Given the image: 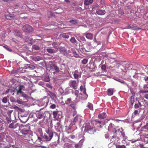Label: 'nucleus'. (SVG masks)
<instances>
[{
    "mask_svg": "<svg viewBox=\"0 0 148 148\" xmlns=\"http://www.w3.org/2000/svg\"><path fill=\"white\" fill-rule=\"evenodd\" d=\"M35 114L37 118L40 119L44 120L45 118L49 117L50 115L48 111H42L41 109L37 111Z\"/></svg>",
    "mask_w": 148,
    "mask_h": 148,
    "instance_id": "obj_1",
    "label": "nucleus"
},
{
    "mask_svg": "<svg viewBox=\"0 0 148 148\" xmlns=\"http://www.w3.org/2000/svg\"><path fill=\"white\" fill-rule=\"evenodd\" d=\"M84 128V130L85 132H88L90 134L94 133L95 132V128L91 127L89 123H85L83 126Z\"/></svg>",
    "mask_w": 148,
    "mask_h": 148,
    "instance_id": "obj_2",
    "label": "nucleus"
},
{
    "mask_svg": "<svg viewBox=\"0 0 148 148\" xmlns=\"http://www.w3.org/2000/svg\"><path fill=\"white\" fill-rule=\"evenodd\" d=\"M110 140V142L112 143V144H117L119 143V138L118 136H113L109 138L108 140Z\"/></svg>",
    "mask_w": 148,
    "mask_h": 148,
    "instance_id": "obj_3",
    "label": "nucleus"
},
{
    "mask_svg": "<svg viewBox=\"0 0 148 148\" xmlns=\"http://www.w3.org/2000/svg\"><path fill=\"white\" fill-rule=\"evenodd\" d=\"M21 137L23 140L26 142H31L33 140L32 135L31 134H28V135H26V136H22Z\"/></svg>",
    "mask_w": 148,
    "mask_h": 148,
    "instance_id": "obj_4",
    "label": "nucleus"
},
{
    "mask_svg": "<svg viewBox=\"0 0 148 148\" xmlns=\"http://www.w3.org/2000/svg\"><path fill=\"white\" fill-rule=\"evenodd\" d=\"M22 29L24 32H31L33 30L32 27L28 25H26L23 26L22 27Z\"/></svg>",
    "mask_w": 148,
    "mask_h": 148,
    "instance_id": "obj_5",
    "label": "nucleus"
},
{
    "mask_svg": "<svg viewBox=\"0 0 148 148\" xmlns=\"http://www.w3.org/2000/svg\"><path fill=\"white\" fill-rule=\"evenodd\" d=\"M53 136V133H50V135L44 134V136H42L45 140L46 141H50L52 138Z\"/></svg>",
    "mask_w": 148,
    "mask_h": 148,
    "instance_id": "obj_6",
    "label": "nucleus"
},
{
    "mask_svg": "<svg viewBox=\"0 0 148 148\" xmlns=\"http://www.w3.org/2000/svg\"><path fill=\"white\" fill-rule=\"evenodd\" d=\"M69 85L71 87L75 89L77 88V84L75 80H70L69 82Z\"/></svg>",
    "mask_w": 148,
    "mask_h": 148,
    "instance_id": "obj_7",
    "label": "nucleus"
},
{
    "mask_svg": "<svg viewBox=\"0 0 148 148\" xmlns=\"http://www.w3.org/2000/svg\"><path fill=\"white\" fill-rule=\"evenodd\" d=\"M81 116H76L74 118L73 121H72L71 124L74 125L78 122H80L81 121Z\"/></svg>",
    "mask_w": 148,
    "mask_h": 148,
    "instance_id": "obj_8",
    "label": "nucleus"
},
{
    "mask_svg": "<svg viewBox=\"0 0 148 148\" xmlns=\"http://www.w3.org/2000/svg\"><path fill=\"white\" fill-rule=\"evenodd\" d=\"M48 102V98H46L42 99L41 102V105L42 106H43L44 108H45L47 106Z\"/></svg>",
    "mask_w": 148,
    "mask_h": 148,
    "instance_id": "obj_9",
    "label": "nucleus"
},
{
    "mask_svg": "<svg viewBox=\"0 0 148 148\" xmlns=\"http://www.w3.org/2000/svg\"><path fill=\"white\" fill-rule=\"evenodd\" d=\"M50 69L52 71H55V72L58 73L60 71L59 68L55 64H52L51 65Z\"/></svg>",
    "mask_w": 148,
    "mask_h": 148,
    "instance_id": "obj_10",
    "label": "nucleus"
},
{
    "mask_svg": "<svg viewBox=\"0 0 148 148\" xmlns=\"http://www.w3.org/2000/svg\"><path fill=\"white\" fill-rule=\"evenodd\" d=\"M21 133L22 134V135H21V137L22 136H26V135H28V134H31L30 131L29 130H26L24 129L21 131Z\"/></svg>",
    "mask_w": 148,
    "mask_h": 148,
    "instance_id": "obj_11",
    "label": "nucleus"
},
{
    "mask_svg": "<svg viewBox=\"0 0 148 148\" xmlns=\"http://www.w3.org/2000/svg\"><path fill=\"white\" fill-rule=\"evenodd\" d=\"M18 126V123L13 122L9 125V127L11 128L15 129Z\"/></svg>",
    "mask_w": 148,
    "mask_h": 148,
    "instance_id": "obj_12",
    "label": "nucleus"
},
{
    "mask_svg": "<svg viewBox=\"0 0 148 148\" xmlns=\"http://www.w3.org/2000/svg\"><path fill=\"white\" fill-rule=\"evenodd\" d=\"M96 12L98 14L101 15H103L106 13L105 10L101 9L97 10Z\"/></svg>",
    "mask_w": 148,
    "mask_h": 148,
    "instance_id": "obj_13",
    "label": "nucleus"
},
{
    "mask_svg": "<svg viewBox=\"0 0 148 148\" xmlns=\"http://www.w3.org/2000/svg\"><path fill=\"white\" fill-rule=\"evenodd\" d=\"M47 51L50 53H56L57 52V50H55L51 48H48L47 49Z\"/></svg>",
    "mask_w": 148,
    "mask_h": 148,
    "instance_id": "obj_14",
    "label": "nucleus"
},
{
    "mask_svg": "<svg viewBox=\"0 0 148 148\" xmlns=\"http://www.w3.org/2000/svg\"><path fill=\"white\" fill-rule=\"evenodd\" d=\"M25 66L26 69H33L35 68V66H34L30 64H26L25 65Z\"/></svg>",
    "mask_w": 148,
    "mask_h": 148,
    "instance_id": "obj_15",
    "label": "nucleus"
},
{
    "mask_svg": "<svg viewBox=\"0 0 148 148\" xmlns=\"http://www.w3.org/2000/svg\"><path fill=\"white\" fill-rule=\"evenodd\" d=\"M71 104L70 105V106L73 110H75L76 109L75 104L77 103V102L75 100H74L73 101H71Z\"/></svg>",
    "mask_w": 148,
    "mask_h": 148,
    "instance_id": "obj_16",
    "label": "nucleus"
},
{
    "mask_svg": "<svg viewBox=\"0 0 148 148\" xmlns=\"http://www.w3.org/2000/svg\"><path fill=\"white\" fill-rule=\"evenodd\" d=\"M107 116V115L105 113H102L98 115V117L100 119H104Z\"/></svg>",
    "mask_w": 148,
    "mask_h": 148,
    "instance_id": "obj_17",
    "label": "nucleus"
},
{
    "mask_svg": "<svg viewBox=\"0 0 148 148\" xmlns=\"http://www.w3.org/2000/svg\"><path fill=\"white\" fill-rule=\"evenodd\" d=\"M116 129H114L113 131V132L114 133H119V134L121 133V132L123 131V130L122 128H121L119 129L116 128Z\"/></svg>",
    "mask_w": 148,
    "mask_h": 148,
    "instance_id": "obj_18",
    "label": "nucleus"
},
{
    "mask_svg": "<svg viewBox=\"0 0 148 148\" xmlns=\"http://www.w3.org/2000/svg\"><path fill=\"white\" fill-rule=\"evenodd\" d=\"M86 37L89 39L92 40L93 38V35L91 33H88L86 34Z\"/></svg>",
    "mask_w": 148,
    "mask_h": 148,
    "instance_id": "obj_19",
    "label": "nucleus"
},
{
    "mask_svg": "<svg viewBox=\"0 0 148 148\" xmlns=\"http://www.w3.org/2000/svg\"><path fill=\"white\" fill-rule=\"evenodd\" d=\"M93 1V0H85L84 1V5H88L92 3Z\"/></svg>",
    "mask_w": 148,
    "mask_h": 148,
    "instance_id": "obj_20",
    "label": "nucleus"
},
{
    "mask_svg": "<svg viewBox=\"0 0 148 148\" xmlns=\"http://www.w3.org/2000/svg\"><path fill=\"white\" fill-rule=\"evenodd\" d=\"M113 89L112 88L108 89L107 90V94L109 96H111L113 94Z\"/></svg>",
    "mask_w": 148,
    "mask_h": 148,
    "instance_id": "obj_21",
    "label": "nucleus"
},
{
    "mask_svg": "<svg viewBox=\"0 0 148 148\" xmlns=\"http://www.w3.org/2000/svg\"><path fill=\"white\" fill-rule=\"evenodd\" d=\"M33 59L35 61H38L42 59V58L38 56H35L34 57Z\"/></svg>",
    "mask_w": 148,
    "mask_h": 148,
    "instance_id": "obj_22",
    "label": "nucleus"
},
{
    "mask_svg": "<svg viewBox=\"0 0 148 148\" xmlns=\"http://www.w3.org/2000/svg\"><path fill=\"white\" fill-rule=\"evenodd\" d=\"M74 76L75 79H77L79 77V75L78 74V72L77 71H75L74 74Z\"/></svg>",
    "mask_w": 148,
    "mask_h": 148,
    "instance_id": "obj_23",
    "label": "nucleus"
},
{
    "mask_svg": "<svg viewBox=\"0 0 148 148\" xmlns=\"http://www.w3.org/2000/svg\"><path fill=\"white\" fill-rule=\"evenodd\" d=\"M14 34L15 35L18 36H20L21 34V32L17 30H16L15 31Z\"/></svg>",
    "mask_w": 148,
    "mask_h": 148,
    "instance_id": "obj_24",
    "label": "nucleus"
},
{
    "mask_svg": "<svg viewBox=\"0 0 148 148\" xmlns=\"http://www.w3.org/2000/svg\"><path fill=\"white\" fill-rule=\"evenodd\" d=\"M52 45L53 47L54 48L56 49L55 50H57V51L58 50V49L57 48V42H53L52 44Z\"/></svg>",
    "mask_w": 148,
    "mask_h": 148,
    "instance_id": "obj_25",
    "label": "nucleus"
},
{
    "mask_svg": "<svg viewBox=\"0 0 148 148\" xmlns=\"http://www.w3.org/2000/svg\"><path fill=\"white\" fill-rule=\"evenodd\" d=\"M62 36L63 38H68L69 37V36L67 33H64L62 35Z\"/></svg>",
    "mask_w": 148,
    "mask_h": 148,
    "instance_id": "obj_26",
    "label": "nucleus"
},
{
    "mask_svg": "<svg viewBox=\"0 0 148 148\" xmlns=\"http://www.w3.org/2000/svg\"><path fill=\"white\" fill-rule=\"evenodd\" d=\"M71 126L70 125L69 127V129L67 131V132L68 133H70L74 131V130H71Z\"/></svg>",
    "mask_w": 148,
    "mask_h": 148,
    "instance_id": "obj_27",
    "label": "nucleus"
},
{
    "mask_svg": "<svg viewBox=\"0 0 148 148\" xmlns=\"http://www.w3.org/2000/svg\"><path fill=\"white\" fill-rule=\"evenodd\" d=\"M70 41L73 43H75L76 42V40L74 37H72L70 40Z\"/></svg>",
    "mask_w": 148,
    "mask_h": 148,
    "instance_id": "obj_28",
    "label": "nucleus"
},
{
    "mask_svg": "<svg viewBox=\"0 0 148 148\" xmlns=\"http://www.w3.org/2000/svg\"><path fill=\"white\" fill-rule=\"evenodd\" d=\"M87 107L90 110H92L93 109V105L92 104L90 103H88V105L87 106Z\"/></svg>",
    "mask_w": 148,
    "mask_h": 148,
    "instance_id": "obj_29",
    "label": "nucleus"
},
{
    "mask_svg": "<svg viewBox=\"0 0 148 148\" xmlns=\"http://www.w3.org/2000/svg\"><path fill=\"white\" fill-rule=\"evenodd\" d=\"M32 48L35 50H37L39 49L40 47L37 45H34L32 46Z\"/></svg>",
    "mask_w": 148,
    "mask_h": 148,
    "instance_id": "obj_30",
    "label": "nucleus"
},
{
    "mask_svg": "<svg viewBox=\"0 0 148 148\" xmlns=\"http://www.w3.org/2000/svg\"><path fill=\"white\" fill-rule=\"evenodd\" d=\"M46 82H48L50 80V79L48 76H45L43 79Z\"/></svg>",
    "mask_w": 148,
    "mask_h": 148,
    "instance_id": "obj_31",
    "label": "nucleus"
},
{
    "mask_svg": "<svg viewBox=\"0 0 148 148\" xmlns=\"http://www.w3.org/2000/svg\"><path fill=\"white\" fill-rule=\"evenodd\" d=\"M74 146L75 148H81L82 144H80L79 143L76 144Z\"/></svg>",
    "mask_w": 148,
    "mask_h": 148,
    "instance_id": "obj_32",
    "label": "nucleus"
},
{
    "mask_svg": "<svg viewBox=\"0 0 148 148\" xmlns=\"http://www.w3.org/2000/svg\"><path fill=\"white\" fill-rule=\"evenodd\" d=\"M70 22L73 24H75L77 23V21L74 20H71L69 21Z\"/></svg>",
    "mask_w": 148,
    "mask_h": 148,
    "instance_id": "obj_33",
    "label": "nucleus"
},
{
    "mask_svg": "<svg viewBox=\"0 0 148 148\" xmlns=\"http://www.w3.org/2000/svg\"><path fill=\"white\" fill-rule=\"evenodd\" d=\"M88 61V59H85L82 61V62L83 64H86L87 63Z\"/></svg>",
    "mask_w": 148,
    "mask_h": 148,
    "instance_id": "obj_34",
    "label": "nucleus"
},
{
    "mask_svg": "<svg viewBox=\"0 0 148 148\" xmlns=\"http://www.w3.org/2000/svg\"><path fill=\"white\" fill-rule=\"evenodd\" d=\"M5 18L7 19L10 20L12 19L13 17L12 16H10L9 15H7L5 16Z\"/></svg>",
    "mask_w": 148,
    "mask_h": 148,
    "instance_id": "obj_35",
    "label": "nucleus"
},
{
    "mask_svg": "<svg viewBox=\"0 0 148 148\" xmlns=\"http://www.w3.org/2000/svg\"><path fill=\"white\" fill-rule=\"evenodd\" d=\"M38 132H39L40 136H42L43 135L42 130L41 128H39L38 129Z\"/></svg>",
    "mask_w": 148,
    "mask_h": 148,
    "instance_id": "obj_36",
    "label": "nucleus"
},
{
    "mask_svg": "<svg viewBox=\"0 0 148 148\" xmlns=\"http://www.w3.org/2000/svg\"><path fill=\"white\" fill-rule=\"evenodd\" d=\"M80 90L81 91H83V92L84 93H86V90L85 89L84 90V87L82 86H81L80 88Z\"/></svg>",
    "mask_w": 148,
    "mask_h": 148,
    "instance_id": "obj_37",
    "label": "nucleus"
},
{
    "mask_svg": "<svg viewBox=\"0 0 148 148\" xmlns=\"http://www.w3.org/2000/svg\"><path fill=\"white\" fill-rule=\"evenodd\" d=\"M116 148H126V147L124 145H118L116 146Z\"/></svg>",
    "mask_w": 148,
    "mask_h": 148,
    "instance_id": "obj_38",
    "label": "nucleus"
},
{
    "mask_svg": "<svg viewBox=\"0 0 148 148\" xmlns=\"http://www.w3.org/2000/svg\"><path fill=\"white\" fill-rule=\"evenodd\" d=\"M7 98L6 97H4L2 99L3 102L5 103H6L7 102Z\"/></svg>",
    "mask_w": 148,
    "mask_h": 148,
    "instance_id": "obj_39",
    "label": "nucleus"
},
{
    "mask_svg": "<svg viewBox=\"0 0 148 148\" xmlns=\"http://www.w3.org/2000/svg\"><path fill=\"white\" fill-rule=\"evenodd\" d=\"M71 98H69L67 99V100L65 101V103L66 104H69L70 103V102L71 101Z\"/></svg>",
    "mask_w": 148,
    "mask_h": 148,
    "instance_id": "obj_40",
    "label": "nucleus"
},
{
    "mask_svg": "<svg viewBox=\"0 0 148 148\" xmlns=\"http://www.w3.org/2000/svg\"><path fill=\"white\" fill-rule=\"evenodd\" d=\"M121 134L124 139H126L127 138V137L125 135V134L123 131L121 132Z\"/></svg>",
    "mask_w": 148,
    "mask_h": 148,
    "instance_id": "obj_41",
    "label": "nucleus"
},
{
    "mask_svg": "<svg viewBox=\"0 0 148 148\" xmlns=\"http://www.w3.org/2000/svg\"><path fill=\"white\" fill-rule=\"evenodd\" d=\"M18 89L21 90H24L25 89V87L23 85L20 86Z\"/></svg>",
    "mask_w": 148,
    "mask_h": 148,
    "instance_id": "obj_42",
    "label": "nucleus"
},
{
    "mask_svg": "<svg viewBox=\"0 0 148 148\" xmlns=\"http://www.w3.org/2000/svg\"><path fill=\"white\" fill-rule=\"evenodd\" d=\"M57 114V112L56 111H54L53 112V117L54 118H56Z\"/></svg>",
    "mask_w": 148,
    "mask_h": 148,
    "instance_id": "obj_43",
    "label": "nucleus"
},
{
    "mask_svg": "<svg viewBox=\"0 0 148 148\" xmlns=\"http://www.w3.org/2000/svg\"><path fill=\"white\" fill-rule=\"evenodd\" d=\"M23 92L22 91V90L18 89V90L17 91L16 94L17 95H18L19 94H22Z\"/></svg>",
    "mask_w": 148,
    "mask_h": 148,
    "instance_id": "obj_44",
    "label": "nucleus"
},
{
    "mask_svg": "<svg viewBox=\"0 0 148 148\" xmlns=\"http://www.w3.org/2000/svg\"><path fill=\"white\" fill-rule=\"evenodd\" d=\"M3 47L8 51H12L11 49L9 48L7 46H3Z\"/></svg>",
    "mask_w": 148,
    "mask_h": 148,
    "instance_id": "obj_45",
    "label": "nucleus"
},
{
    "mask_svg": "<svg viewBox=\"0 0 148 148\" xmlns=\"http://www.w3.org/2000/svg\"><path fill=\"white\" fill-rule=\"evenodd\" d=\"M16 102H17L18 103V104H22V103H23L22 100H17Z\"/></svg>",
    "mask_w": 148,
    "mask_h": 148,
    "instance_id": "obj_46",
    "label": "nucleus"
},
{
    "mask_svg": "<svg viewBox=\"0 0 148 148\" xmlns=\"http://www.w3.org/2000/svg\"><path fill=\"white\" fill-rule=\"evenodd\" d=\"M101 68L102 70L105 71L106 69V66L105 65H102Z\"/></svg>",
    "mask_w": 148,
    "mask_h": 148,
    "instance_id": "obj_47",
    "label": "nucleus"
},
{
    "mask_svg": "<svg viewBox=\"0 0 148 148\" xmlns=\"http://www.w3.org/2000/svg\"><path fill=\"white\" fill-rule=\"evenodd\" d=\"M130 28L132 29H136V27L134 25L131 26L130 27Z\"/></svg>",
    "mask_w": 148,
    "mask_h": 148,
    "instance_id": "obj_48",
    "label": "nucleus"
},
{
    "mask_svg": "<svg viewBox=\"0 0 148 148\" xmlns=\"http://www.w3.org/2000/svg\"><path fill=\"white\" fill-rule=\"evenodd\" d=\"M46 133H47V135H50V133H53V132L51 131H50L49 130H46Z\"/></svg>",
    "mask_w": 148,
    "mask_h": 148,
    "instance_id": "obj_49",
    "label": "nucleus"
},
{
    "mask_svg": "<svg viewBox=\"0 0 148 148\" xmlns=\"http://www.w3.org/2000/svg\"><path fill=\"white\" fill-rule=\"evenodd\" d=\"M56 107V106L55 104H53L50 106V108L54 109Z\"/></svg>",
    "mask_w": 148,
    "mask_h": 148,
    "instance_id": "obj_50",
    "label": "nucleus"
},
{
    "mask_svg": "<svg viewBox=\"0 0 148 148\" xmlns=\"http://www.w3.org/2000/svg\"><path fill=\"white\" fill-rule=\"evenodd\" d=\"M118 81L119 82L122 83H123V84L125 83V82L123 81L122 80L119 79H118Z\"/></svg>",
    "mask_w": 148,
    "mask_h": 148,
    "instance_id": "obj_51",
    "label": "nucleus"
},
{
    "mask_svg": "<svg viewBox=\"0 0 148 148\" xmlns=\"http://www.w3.org/2000/svg\"><path fill=\"white\" fill-rule=\"evenodd\" d=\"M139 113V112L138 110H136L134 111V115H136L137 114H138Z\"/></svg>",
    "mask_w": 148,
    "mask_h": 148,
    "instance_id": "obj_52",
    "label": "nucleus"
},
{
    "mask_svg": "<svg viewBox=\"0 0 148 148\" xmlns=\"http://www.w3.org/2000/svg\"><path fill=\"white\" fill-rule=\"evenodd\" d=\"M42 141V138L40 137H38V139L36 140V142L38 141H40L41 142V141Z\"/></svg>",
    "mask_w": 148,
    "mask_h": 148,
    "instance_id": "obj_53",
    "label": "nucleus"
},
{
    "mask_svg": "<svg viewBox=\"0 0 148 148\" xmlns=\"http://www.w3.org/2000/svg\"><path fill=\"white\" fill-rule=\"evenodd\" d=\"M113 125L112 124V123H111L110 124L109 126H108V128H109V129H110V128H112V127H113Z\"/></svg>",
    "mask_w": 148,
    "mask_h": 148,
    "instance_id": "obj_54",
    "label": "nucleus"
},
{
    "mask_svg": "<svg viewBox=\"0 0 148 148\" xmlns=\"http://www.w3.org/2000/svg\"><path fill=\"white\" fill-rule=\"evenodd\" d=\"M139 106L138 104H136L134 105V108H137L139 107Z\"/></svg>",
    "mask_w": 148,
    "mask_h": 148,
    "instance_id": "obj_55",
    "label": "nucleus"
},
{
    "mask_svg": "<svg viewBox=\"0 0 148 148\" xmlns=\"http://www.w3.org/2000/svg\"><path fill=\"white\" fill-rule=\"evenodd\" d=\"M46 86L47 87H48L49 88H52V87H51V86L49 84H47Z\"/></svg>",
    "mask_w": 148,
    "mask_h": 148,
    "instance_id": "obj_56",
    "label": "nucleus"
},
{
    "mask_svg": "<svg viewBox=\"0 0 148 148\" xmlns=\"http://www.w3.org/2000/svg\"><path fill=\"white\" fill-rule=\"evenodd\" d=\"M144 116H141L140 118V119L138 120V122H140L141 120H142L144 118Z\"/></svg>",
    "mask_w": 148,
    "mask_h": 148,
    "instance_id": "obj_57",
    "label": "nucleus"
},
{
    "mask_svg": "<svg viewBox=\"0 0 148 148\" xmlns=\"http://www.w3.org/2000/svg\"><path fill=\"white\" fill-rule=\"evenodd\" d=\"M84 140L83 139L81 140L79 142V143L80 144H82H82L83 143L84 141Z\"/></svg>",
    "mask_w": 148,
    "mask_h": 148,
    "instance_id": "obj_58",
    "label": "nucleus"
},
{
    "mask_svg": "<svg viewBox=\"0 0 148 148\" xmlns=\"http://www.w3.org/2000/svg\"><path fill=\"white\" fill-rule=\"evenodd\" d=\"M80 39L82 41H85V40H86L84 37H81L80 38Z\"/></svg>",
    "mask_w": 148,
    "mask_h": 148,
    "instance_id": "obj_59",
    "label": "nucleus"
},
{
    "mask_svg": "<svg viewBox=\"0 0 148 148\" xmlns=\"http://www.w3.org/2000/svg\"><path fill=\"white\" fill-rule=\"evenodd\" d=\"M119 13L121 14H124V12L121 10H119Z\"/></svg>",
    "mask_w": 148,
    "mask_h": 148,
    "instance_id": "obj_60",
    "label": "nucleus"
},
{
    "mask_svg": "<svg viewBox=\"0 0 148 148\" xmlns=\"http://www.w3.org/2000/svg\"><path fill=\"white\" fill-rule=\"evenodd\" d=\"M60 49V52H61L62 51H64V48H59Z\"/></svg>",
    "mask_w": 148,
    "mask_h": 148,
    "instance_id": "obj_61",
    "label": "nucleus"
},
{
    "mask_svg": "<svg viewBox=\"0 0 148 148\" xmlns=\"http://www.w3.org/2000/svg\"><path fill=\"white\" fill-rule=\"evenodd\" d=\"M105 137L106 138H108L109 137V135L108 134H105Z\"/></svg>",
    "mask_w": 148,
    "mask_h": 148,
    "instance_id": "obj_62",
    "label": "nucleus"
},
{
    "mask_svg": "<svg viewBox=\"0 0 148 148\" xmlns=\"http://www.w3.org/2000/svg\"><path fill=\"white\" fill-rule=\"evenodd\" d=\"M144 97L147 99H148V94H146L144 96Z\"/></svg>",
    "mask_w": 148,
    "mask_h": 148,
    "instance_id": "obj_63",
    "label": "nucleus"
},
{
    "mask_svg": "<svg viewBox=\"0 0 148 148\" xmlns=\"http://www.w3.org/2000/svg\"><path fill=\"white\" fill-rule=\"evenodd\" d=\"M144 128L148 130V124H147L145 126H144Z\"/></svg>",
    "mask_w": 148,
    "mask_h": 148,
    "instance_id": "obj_64",
    "label": "nucleus"
}]
</instances>
